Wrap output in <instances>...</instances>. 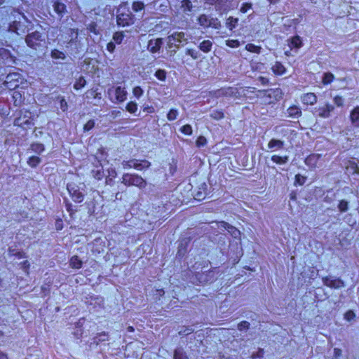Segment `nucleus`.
<instances>
[{
	"instance_id": "37",
	"label": "nucleus",
	"mask_w": 359,
	"mask_h": 359,
	"mask_svg": "<svg viewBox=\"0 0 359 359\" xmlns=\"http://www.w3.org/2000/svg\"><path fill=\"white\" fill-rule=\"evenodd\" d=\"M179 114L178 110L176 109H171L167 114V118L168 121H172L177 118Z\"/></svg>"
},
{
	"instance_id": "34",
	"label": "nucleus",
	"mask_w": 359,
	"mask_h": 359,
	"mask_svg": "<svg viewBox=\"0 0 359 359\" xmlns=\"http://www.w3.org/2000/svg\"><path fill=\"white\" fill-rule=\"evenodd\" d=\"M51 57L55 60H64L65 58V55L63 52L55 49L51 52Z\"/></svg>"
},
{
	"instance_id": "4",
	"label": "nucleus",
	"mask_w": 359,
	"mask_h": 359,
	"mask_svg": "<svg viewBox=\"0 0 359 359\" xmlns=\"http://www.w3.org/2000/svg\"><path fill=\"white\" fill-rule=\"evenodd\" d=\"M323 282L325 285L334 289H339L345 286L344 282L342 280L332 276L323 278Z\"/></svg>"
},
{
	"instance_id": "55",
	"label": "nucleus",
	"mask_w": 359,
	"mask_h": 359,
	"mask_svg": "<svg viewBox=\"0 0 359 359\" xmlns=\"http://www.w3.org/2000/svg\"><path fill=\"white\" fill-rule=\"evenodd\" d=\"M60 109L63 111H66L67 110V108H68V104H67V102H66V100H65L64 97H61L60 101Z\"/></svg>"
},
{
	"instance_id": "56",
	"label": "nucleus",
	"mask_w": 359,
	"mask_h": 359,
	"mask_svg": "<svg viewBox=\"0 0 359 359\" xmlns=\"http://www.w3.org/2000/svg\"><path fill=\"white\" fill-rule=\"evenodd\" d=\"M355 318V313L352 311H348L344 314V318L347 320L348 321L351 320Z\"/></svg>"
},
{
	"instance_id": "17",
	"label": "nucleus",
	"mask_w": 359,
	"mask_h": 359,
	"mask_svg": "<svg viewBox=\"0 0 359 359\" xmlns=\"http://www.w3.org/2000/svg\"><path fill=\"white\" fill-rule=\"evenodd\" d=\"M151 165L149 161L147 160H137L135 159V163H133V168L137 170H142L145 168H148Z\"/></svg>"
},
{
	"instance_id": "14",
	"label": "nucleus",
	"mask_w": 359,
	"mask_h": 359,
	"mask_svg": "<svg viewBox=\"0 0 359 359\" xmlns=\"http://www.w3.org/2000/svg\"><path fill=\"white\" fill-rule=\"evenodd\" d=\"M302 101L305 104L313 105L317 102V97L313 93H309L302 96Z\"/></svg>"
},
{
	"instance_id": "39",
	"label": "nucleus",
	"mask_w": 359,
	"mask_h": 359,
	"mask_svg": "<svg viewBox=\"0 0 359 359\" xmlns=\"http://www.w3.org/2000/svg\"><path fill=\"white\" fill-rule=\"evenodd\" d=\"M334 78V76L332 73H325L323 78V84L327 85L333 81Z\"/></svg>"
},
{
	"instance_id": "43",
	"label": "nucleus",
	"mask_w": 359,
	"mask_h": 359,
	"mask_svg": "<svg viewBox=\"0 0 359 359\" xmlns=\"http://www.w3.org/2000/svg\"><path fill=\"white\" fill-rule=\"evenodd\" d=\"M339 210L344 212L348 210V203L346 201L341 200L339 201V203L338 205Z\"/></svg>"
},
{
	"instance_id": "3",
	"label": "nucleus",
	"mask_w": 359,
	"mask_h": 359,
	"mask_svg": "<svg viewBox=\"0 0 359 359\" xmlns=\"http://www.w3.org/2000/svg\"><path fill=\"white\" fill-rule=\"evenodd\" d=\"M25 41L27 46L30 48L37 49L42 41V36L40 32L36 31L28 34L26 37Z\"/></svg>"
},
{
	"instance_id": "36",
	"label": "nucleus",
	"mask_w": 359,
	"mask_h": 359,
	"mask_svg": "<svg viewBox=\"0 0 359 359\" xmlns=\"http://www.w3.org/2000/svg\"><path fill=\"white\" fill-rule=\"evenodd\" d=\"M210 116L215 120H220L224 117V112L222 110H213L210 113Z\"/></svg>"
},
{
	"instance_id": "16",
	"label": "nucleus",
	"mask_w": 359,
	"mask_h": 359,
	"mask_svg": "<svg viewBox=\"0 0 359 359\" xmlns=\"http://www.w3.org/2000/svg\"><path fill=\"white\" fill-rule=\"evenodd\" d=\"M287 116L290 118H298L302 115V111L297 106L290 107L287 109Z\"/></svg>"
},
{
	"instance_id": "62",
	"label": "nucleus",
	"mask_w": 359,
	"mask_h": 359,
	"mask_svg": "<svg viewBox=\"0 0 359 359\" xmlns=\"http://www.w3.org/2000/svg\"><path fill=\"white\" fill-rule=\"evenodd\" d=\"M259 80L262 83H265L266 81H267L266 79L264 78V77H259Z\"/></svg>"
},
{
	"instance_id": "23",
	"label": "nucleus",
	"mask_w": 359,
	"mask_h": 359,
	"mask_svg": "<svg viewBox=\"0 0 359 359\" xmlns=\"http://www.w3.org/2000/svg\"><path fill=\"white\" fill-rule=\"evenodd\" d=\"M212 43L210 40H205L199 44V48L204 53H208L211 50Z\"/></svg>"
},
{
	"instance_id": "50",
	"label": "nucleus",
	"mask_w": 359,
	"mask_h": 359,
	"mask_svg": "<svg viewBox=\"0 0 359 359\" xmlns=\"http://www.w3.org/2000/svg\"><path fill=\"white\" fill-rule=\"evenodd\" d=\"M135 163V159H133V160H130V161H123L122 163V165H123V168L124 169H130V168H133V163Z\"/></svg>"
},
{
	"instance_id": "2",
	"label": "nucleus",
	"mask_w": 359,
	"mask_h": 359,
	"mask_svg": "<svg viewBox=\"0 0 359 359\" xmlns=\"http://www.w3.org/2000/svg\"><path fill=\"white\" fill-rule=\"evenodd\" d=\"M122 183L126 186H135L139 189H144L147 185L146 181L141 176L129 173L122 176Z\"/></svg>"
},
{
	"instance_id": "52",
	"label": "nucleus",
	"mask_w": 359,
	"mask_h": 359,
	"mask_svg": "<svg viewBox=\"0 0 359 359\" xmlns=\"http://www.w3.org/2000/svg\"><path fill=\"white\" fill-rule=\"evenodd\" d=\"M252 8V4L250 3H245L241 7L240 11L243 13H247L249 10Z\"/></svg>"
},
{
	"instance_id": "24",
	"label": "nucleus",
	"mask_w": 359,
	"mask_h": 359,
	"mask_svg": "<svg viewBox=\"0 0 359 359\" xmlns=\"http://www.w3.org/2000/svg\"><path fill=\"white\" fill-rule=\"evenodd\" d=\"M264 94L266 95L268 97H275L276 99H279L281 97V90L279 88L276 89H271L266 91H264Z\"/></svg>"
},
{
	"instance_id": "22",
	"label": "nucleus",
	"mask_w": 359,
	"mask_h": 359,
	"mask_svg": "<svg viewBox=\"0 0 359 359\" xmlns=\"http://www.w3.org/2000/svg\"><path fill=\"white\" fill-rule=\"evenodd\" d=\"M319 158L318 154H311L309 156L306 160L305 163L306 165L311 166V167H316L317 164V161Z\"/></svg>"
},
{
	"instance_id": "44",
	"label": "nucleus",
	"mask_w": 359,
	"mask_h": 359,
	"mask_svg": "<svg viewBox=\"0 0 359 359\" xmlns=\"http://www.w3.org/2000/svg\"><path fill=\"white\" fill-rule=\"evenodd\" d=\"M123 38H124L123 34L120 32H117L114 33V34L113 36L114 41L118 44H120L122 42Z\"/></svg>"
},
{
	"instance_id": "6",
	"label": "nucleus",
	"mask_w": 359,
	"mask_h": 359,
	"mask_svg": "<svg viewBox=\"0 0 359 359\" xmlns=\"http://www.w3.org/2000/svg\"><path fill=\"white\" fill-rule=\"evenodd\" d=\"M20 78V75L18 73H10L6 76L5 84L10 89L15 88L18 86Z\"/></svg>"
},
{
	"instance_id": "33",
	"label": "nucleus",
	"mask_w": 359,
	"mask_h": 359,
	"mask_svg": "<svg viewBox=\"0 0 359 359\" xmlns=\"http://www.w3.org/2000/svg\"><path fill=\"white\" fill-rule=\"evenodd\" d=\"M262 48L252 43H248L245 46V50L251 53H259Z\"/></svg>"
},
{
	"instance_id": "51",
	"label": "nucleus",
	"mask_w": 359,
	"mask_h": 359,
	"mask_svg": "<svg viewBox=\"0 0 359 359\" xmlns=\"http://www.w3.org/2000/svg\"><path fill=\"white\" fill-rule=\"evenodd\" d=\"M95 126V121L93 120H89L83 126V130L85 132L90 130Z\"/></svg>"
},
{
	"instance_id": "26",
	"label": "nucleus",
	"mask_w": 359,
	"mask_h": 359,
	"mask_svg": "<svg viewBox=\"0 0 359 359\" xmlns=\"http://www.w3.org/2000/svg\"><path fill=\"white\" fill-rule=\"evenodd\" d=\"M346 170L349 174L359 173V168L354 162H349L346 166Z\"/></svg>"
},
{
	"instance_id": "59",
	"label": "nucleus",
	"mask_w": 359,
	"mask_h": 359,
	"mask_svg": "<svg viewBox=\"0 0 359 359\" xmlns=\"http://www.w3.org/2000/svg\"><path fill=\"white\" fill-rule=\"evenodd\" d=\"M191 332H193V330L191 329V328H186L184 330H182L179 332V334L180 335H187L189 334H191Z\"/></svg>"
},
{
	"instance_id": "49",
	"label": "nucleus",
	"mask_w": 359,
	"mask_h": 359,
	"mask_svg": "<svg viewBox=\"0 0 359 359\" xmlns=\"http://www.w3.org/2000/svg\"><path fill=\"white\" fill-rule=\"evenodd\" d=\"M174 359H188L187 355L181 350H177L174 354Z\"/></svg>"
},
{
	"instance_id": "60",
	"label": "nucleus",
	"mask_w": 359,
	"mask_h": 359,
	"mask_svg": "<svg viewBox=\"0 0 359 359\" xmlns=\"http://www.w3.org/2000/svg\"><path fill=\"white\" fill-rule=\"evenodd\" d=\"M107 49L110 53H113L115 49V44L113 42H109L107 45Z\"/></svg>"
},
{
	"instance_id": "64",
	"label": "nucleus",
	"mask_w": 359,
	"mask_h": 359,
	"mask_svg": "<svg viewBox=\"0 0 359 359\" xmlns=\"http://www.w3.org/2000/svg\"><path fill=\"white\" fill-rule=\"evenodd\" d=\"M0 359H8L6 355L0 353Z\"/></svg>"
},
{
	"instance_id": "18",
	"label": "nucleus",
	"mask_w": 359,
	"mask_h": 359,
	"mask_svg": "<svg viewBox=\"0 0 359 359\" xmlns=\"http://www.w3.org/2000/svg\"><path fill=\"white\" fill-rule=\"evenodd\" d=\"M271 161L278 165H284L287 163L289 161L288 156H278V155H273L271 156Z\"/></svg>"
},
{
	"instance_id": "54",
	"label": "nucleus",
	"mask_w": 359,
	"mask_h": 359,
	"mask_svg": "<svg viewBox=\"0 0 359 359\" xmlns=\"http://www.w3.org/2000/svg\"><path fill=\"white\" fill-rule=\"evenodd\" d=\"M250 327V323L247 321H242L238 325L239 330H248Z\"/></svg>"
},
{
	"instance_id": "12",
	"label": "nucleus",
	"mask_w": 359,
	"mask_h": 359,
	"mask_svg": "<svg viewBox=\"0 0 359 359\" xmlns=\"http://www.w3.org/2000/svg\"><path fill=\"white\" fill-rule=\"evenodd\" d=\"M236 93V89L231 87L229 88H221L219 90H217L215 93V95L216 97H221V96H226V97H232L234 96Z\"/></svg>"
},
{
	"instance_id": "57",
	"label": "nucleus",
	"mask_w": 359,
	"mask_h": 359,
	"mask_svg": "<svg viewBox=\"0 0 359 359\" xmlns=\"http://www.w3.org/2000/svg\"><path fill=\"white\" fill-rule=\"evenodd\" d=\"M197 147H202L205 144L206 139L203 136H200L196 140Z\"/></svg>"
},
{
	"instance_id": "19",
	"label": "nucleus",
	"mask_w": 359,
	"mask_h": 359,
	"mask_svg": "<svg viewBox=\"0 0 359 359\" xmlns=\"http://www.w3.org/2000/svg\"><path fill=\"white\" fill-rule=\"evenodd\" d=\"M272 71L276 75H282L283 74L286 69L285 67L279 62H276L271 67Z\"/></svg>"
},
{
	"instance_id": "10",
	"label": "nucleus",
	"mask_w": 359,
	"mask_h": 359,
	"mask_svg": "<svg viewBox=\"0 0 359 359\" xmlns=\"http://www.w3.org/2000/svg\"><path fill=\"white\" fill-rule=\"evenodd\" d=\"M284 147V142L277 139H271L268 144L267 147L271 151H276L283 149Z\"/></svg>"
},
{
	"instance_id": "45",
	"label": "nucleus",
	"mask_w": 359,
	"mask_h": 359,
	"mask_svg": "<svg viewBox=\"0 0 359 359\" xmlns=\"http://www.w3.org/2000/svg\"><path fill=\"white\" fill-rule=\"evenodd\" d=\"M226 45L231 48H237L240 46V42L236 39H229L226 41Z\"/></svg>"
},
{
	"instance_id": "25",
	"label": "nucleus",
	"mask_w": 359,
	"mask_h": 359,
	"mask_svg": "<svg viewBox=\"0 0 359 359\" xmlns=\"http://www.w3.org/2000/svg\"><path fill=\"white\" fill-rule=\"evenodd\" d=\"M70 266L72 268L79 269L81 268L82 262L79 259L77 256H73L70 259Z\"/></svg>"
},
{
	"instance_id": "38",
	"label": "nucleus",
	"mask_w": 359,
	"mask_h": 359,
	"mask_svg": "<svg viewBox=\"0 0 359 359\" xmlns=\"http://www.w3.org/2000/svg\"><path fill=\"white\" fill-rule=\"evenodd\" d=\"M126 110L131 114H134L137 110V104L134 102H130L126 105Z\"/></svg>"
},
{
	"instance_id": "30",
	"label": "nucleus",
	"mask_w": 359,
	"mask_h": 359,
	"mask_svg": "<svg viewBox=\"0 0 359 359\" xmlns=\"http://www.w3.org/2000/svg\"><path fill=\"white\" fill-rule=\"evenodd\" d=\"M290 44L291 47L297 48H300L302 46L301 38L299 36L292 37L290 41Z\"/></svg>"
},
{
	"instance_id": "9",
	"label": "nucleus",
	"mask_w": 359,
	"mask_h": 359,
	"mask_svg": "<svg viewBox=\"0 0 359 359\" xmlns=\"http://www.w3.org/2000/svg\"><path fill=\"white\" fill-rule=\"evenodd\" d=\"M219 227L227 230L228 232L235 238H238L241 235V232L239 230H238L236 227L233 226L232 225L225 222H219Z\"/></svg>"
},
{
	"instance_id": "15",
	"label": "nucleus",
	"mask_w": 359,
	"mask_h": 359,
	"mask_svg": "<svg viewBox=\"0 0 359 359\" xmlns=\"http://www.w3.org/2000/svg\"><path fill=\"white\" fill-rule=\"evenodd\" d=\"M350 120L351 123L355 126L359 127V106L355 107L350 113Z\"/></svg>"
},
{
	"instance_id": "48",
	"label": "nucleus",
	"mask_w": 359,
	"mask_h": 359,
	"mask_svg": "<svg viewBox=\"0 0 359 359\" xmlns=\"http://www.w3.org/2000/svg\"><path fill=\"white\" fill-rule=\"evenodd\" d=\"M133 94L137 98L140 97L143 94V90L140 86H136L133 90Z\"/></svg>"
},
{
	"instance_id": "41",
	"label": "nucleus",
	"mask_w": 359,
	"mask_h": 359,
	"mask_svg": "<svg viewBox=\"0 0 359 359\" xmlns=\"http://www.w3.org/2000/svg\"><path fill=\"white\" fill-rule=\"evenodd\" d=\"M181 133L186 135H191L192 134V127L189 124H186L180 128Z\"/></svg>"
},
{
	"instance_id": "28",
	"label": "nucleus",
	"mask_w": 359,
	"mask_h": 359,
	"mask_svg": "<svg viewBox=\"0 0 359 359\" xmlns=\"http://www.w3.org/2000/svg\"><path fill=\"white\" fill-rule=\"evenodd\" d=\"M41 163V158L36 156H30L27 161V163L31 167L34 168Z\"/></svg>"
},
{
	"instance_id": "32",
	"label": "nucleus",
	"mask_w": 359,
	"mask_h": 359,
	"mask_svg": "<svg viewBox=\"0 0 359 359\" xmlns=\"http://www.w3.org/2000/svg\"><path fill=\"white\" fill-rule=\"evenodd\" d=\"M30 150L35 153L41 154L44 151V146L40 143L32 144L31 145Z\"/></svg>"
},
{
	"instance_id": "42",
	"label": "nucleus",
	"mask_w": 359,
	"mask_h": 359,
	"mask_svg": "<svg viewBox=\"0 0 359 359\" xmlns=\"http://www.w3.org/2000/svg\"><path fill=\"white\" fill-rule=\"evenodd\" d=\"M211 27L214 29H219L221 27L220 22L217 18H210L208 23V27Z\"/></svg>"
},
{
	"instance_id": "29",
	"label": "nucleus",
	"mask_w": 359,
	"mask_h": 359,
	"mask_svg": "<svg viewBox=\"0 0 359 359\" xmlns=\"http://www.w3.org/2000/svg\"><path fill=\"white\" fill-rule=\"evenodd\" d=\"M86 81L83 77H79L74 84V88L79 90L86 86Z\"/></svg>"
},
{
	"instance_id": "1",
	"label": "nucleus",
	"mask_w": 359,
	"mask_h": 359,
	"mask_svg": "<svg viewBox=\"0 0 359 359\" xmlns=\"http://www.w3.org/2000/svg\"><path fill=\"white\" fill-rule=\"evenodd\" d=\"M185 34L182 32H175L167 37V48L170 56L174 55L180 48L182 43H187Z\"/></svg>"
},
{
	"instance_id": "5",
	"label": "nucleus",
	"mask_w": 359,
	"mask_h": 359,
	"mask_svg": "<svg viewBox=\"0 0 359 359\" xmlns=\"http://www.w3.org/2000/svg\"><path fill=\"white\" fill-rule=\"evenodd\" d=\"M334 109V107L330 104L326 103L324 106L315 109V113L321 118H327L331 116L332 111Z\"/></svg>"
},
{
	"instance_id": "63",
	"label": "nucleus",
	"mask_w": 359,
	"mask_h": 359,
	"mask_svg": "<svg viewBox=\"0 0 359 359\" xmlns=\"http://www.w3.org/2000/svg\"><path fill=\"white\" fill-rule=\"evenodd\" d=\"M145 110H147L149 113L154 112V109L151 107H148V108L145 109Z\"/></svg>"
},
{
	"instance_id": "31",
	"label": "nucleus",
	"mask_w": 359,
	"mask_h": 359,
	"mask_svg": "<svg viewBox=\"0 0 359 359\" xmlns=\"http://www.w3.org/2000/svg\"><path fill=\"white\" fill-rule=\"evenodd\" d=\"M238 22V18H233V17H229L228 19H227V21H226V27L232 30L233 28L236 27V26L237 25V23Z\"/></svg>"
},
{
	"instance_id": "47",
	"label": "nucleus",
	"mask_w": 359,
	"mask_h": 359,
	"mask_svg": "<svg viewBox=\"0 0 359 359\" xmlns=\"http://www.w3.org/2000/svg\"><path fill=\"white\" fill-rule=\"evenodd\" d=\"M144 8V4L140 1L134 2L133 4V9L136 12L142 11Z\"/></svg>"
},
{
	"instance_id": "8",
	"label": "nucleus",
	"mask_w": 359,
	"mask_h": 359,
	"mask_svg": "<svg viewBox=\"0 0 359 359\" xmlns=\"http://www.w3.org/2000/svg\"><path fill=\"white\" fill-rule=\"evenodd\" d=\"M113 92L115 95V100L116 102H123L126 100L127 92L121 86L116 87L114 90H109V93Z\"/></svg>"
},
{
	"instance_id": "53",
	"label": "nucleus",
	"mask_w": 359,
	"mask_h": 359,
	"mask_svg": "<svg viewBox=\"0 0 359 359\" xmlns=\"http://www.w3.org/2000/svg\"><path fill=\"white\" fill-rule=\"evenodd\" d=\"M334 103L337 106V107H341L343 106L344 104V99L342 98V97L341 96H335L334 97Z\"/></svg>"
},
{
	"instance_id": "7",
	"label": "nucleus",
	"mask_w": 359,
	"mask_h": 359,
	"mask_svg": "<svg viewBox=\"0 0 359 359\" xmlns=\"http://www.w3.org/2000/svg\"><path fill=\"white\" fill-rule=\"evenodd\" d=\"M163 45V39L161 38L154 39L149 41L147 49L151 53L159 52Z\"/></svg>"
},
{
	"instance_id": "61",
	"label": "nucleus",
	"mask_w": 359,
	"mask_h": 359,
	"mask_svg": "<svg viewBox=\"0 0 359 359\" xmlns=\"http://www.w3.org/2000/svg\"><path fill=\"white\" fill-rule=\"evenodd\" d=\"M334 355L336 357H339L342 353L341 350L339 348H334Z\"/></svg>"
},
{
	"instance_id": "27",
	"label": "nucleus",
	"mask_w": 359,
	"mask_h": 359,
	"mask_svg": "<svg viewBox=\"0 0 359 359\" xmlns=\"http://www.w3.org/2000/svg\"><path fill=\"white\" fill-rule=\"evenodd\" d=\"M210 19V18H209L207 15H201L198 17V21L201 26H203V27H208Z\"/></svg>"
},
{
	"instance_id": "13",
	"label": "nucleus",
	"mask_w": 359,
	"mask_h": 359,
	"mask_svg": "<svg viewBox=\"0 0 359 359\" xmlns=\"http://www.w3.org/2000/svg\"><path fill=\"white\" fill-rule=\"evenodd\" d=\"M67 189L75 202L81 203L83 200V194L74 187L67 185Z\"/></svg>"
},
{
	"instance_id": "20",
	"label": "nucleus",
	"mask_w": 359,
	"mask_h": 359,
	"mask_svg": "<svg viewBox=\"0 0 359 359\" xmlns=\"http://www.w3.org/2000/svg\"><path fill=\"white\" fill-rule=\"evenodd\" d=\"M53 8L55 13H57L60 17H62L66 12V6L62 3L57 1L55 2Z\"/></svg>"
},
{
	"instance_id": "21",
	"label": "nucleus",
	"mask_w": 359,
	"mask_h": 359,
	"mask_svg": "<svg viewBox=\"0 0 359 359\" xmlns=\"http://www.w3.org/2000/svg\"><path fill=\"white\" fill-rule=\"evenodd\" d=\"M206 184L205 183H203L201 184V187L199 188V191H197V193L195 194L194 197L196 199L201 201L205 198L206 196Z\"/></svg>"
},
{
	"instance_id": "40",
	"label": "nucleus",
	"mask_w": 359,
	"mask_h": 359,
	"mask_svg": "<svg viewBox=\"0 0 359 359\" xmlns=\"http://www.w3.org/2000/svg\"><path fill=\"white\" fill-rule=\"evenodd\" d=\"M155 76L158 80L164 81L166 79V72L163 69H158L155 73Z\"/></svg>"
},
{
	"instance_id": "58",
	"label": "nucleus",
	"mask_w": 359,
	"mask_h": 359,
	"mask_svg": "<svg viewBox=\"0 0 359 359\" xmlns=\"http://www.w3.org/2000/svg\"><path fill=\"white\" fill-rule=\"evenodd\" d=\"M103 175L104 172L102 168L96 170L94 174V177L97 180H101L103 177Z\"/></svg>"
},
{
	"instance_id": "46",
	"label": "nucleus",
	"mask_w": 359,
	"mask_h": 359,
	"mask_svg": "<svg viewBox=\"0 0 359 359\" xmlns=\"http://www.w3.org/2000/svg\"><path fill=\"white\" fill-rule=\"evenodd\" d=\"M186 54L191 56L194 60H196L199 57L198 52L194 49H187Z\"/></svg>"
},
{
	"instance_id": "11",
	"label": "nucleus",
	"mask_w": 359,
	"mask_h": 359,
	"mask_svg": "<svg viewBox=\"0 0 359 359\" xmlns=\"http://www.w3.org/2000/svg\"><path fill=\"white\" fill-rule=\"evenodd\" d=\"M132 19L128 14L120 13L117 15L116 22L119 26L125 27L131 24Z\"/></svg>"
},
{
	"instance_id": "35",
	"label": "nucleus",
	"mask_w": 359,
	"mask_h": 359,
	"mask_svg": "<svg viewBox=\"0 0 359 359\" xmlns=\"http://www.w3.org/2000/svg\"><path fill=\"white\" fill-rule=\"evenodd\" d=\"M181 7L184 13L190 12L192 8V4L189 0H183Z\"/></svg>"
}]
</instances>
